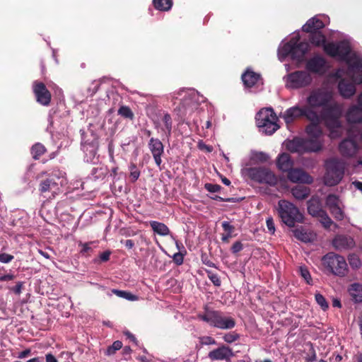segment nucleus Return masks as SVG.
<instances>
[{
	"instance_id": "393cba45",
	"label": "nucleus",
	"mask_w": 362,
	"mask_h": 362,
	"mask_svg": "<svg viewBox=\"0 0 362 362\" xmlns=\"http://www.w3.org/2000/svg\"><path fill=\"white\" fill-rule=\"evenodd\" d=\"M322 146L323 144L321 139H303V153L308 152H317L322 149Z\"/></svg>"
},
{
	"instance_id": "338daca9",
	"label": "nucleus",
	"mask_w": 362,
	"mask_h": 362,
	"mask_svg": "<svg viewBox=\"0 0 362 362\" xmlns=\"http://www.w3.org/2000/svg\"><path fill=\"white\" fill-rule=\"evenodd\" d=\"M46 362H58L57 359L52 354L45 355Z\"/></svg>"
},
{
	"instance_id": "a18cd8bd",
	"label": "nucleus",
	"mask_w": 362,
	"mask_h": 362,
	"mask_svg": "<svg viewBox=\"0 0 362 362\" xmlns=\"http://www.w3.org/2000/svg\"><path fill=\"white\" fill-rule=\"evenodd\" d=\"M299 272L308 284H312L313 280L307 267L300 266L299 267Z\"/></svg>"
},
{
	"instance_id": "6ab92c4d",
	"label": "nucleus",
	"mask_w": 362,
	"mask_h": 362,
	"mask_svg": "<svg viewBox=\"0 0 362 362\" xmlns=\"http://www.w3.org/2000/svg\"><path fill=\"white\" fill-rule=\"evenodd\" d=\"M325 64L326 62L323 57L316 56L307 62L305 68L310 72L322 74L325 71Z\"/></svg>"
},
{
	"instance_id": "c03bdc74",
	"label": "nucleus",
	"mask_w": 362,
	"mask_h": 362,
	"mask_svg": "<svg viewBox=\"0 0 362 362\" xmlns=\"http://www.w3.org/2000/svg\"><path fill=\"white\" fill-rule=\"evenodd\" d=\"M129 170L130 171V178L132 181L134 182L136 181L140 176V171L138 170L136 165L134 163H131L129 166Z\"/></svg>"
},
{
	"instance_id": "680f3d73",
	"label": "nucleus",
	"mask_w": 362,
	"mask_h": 362,
	"mask_svg": "<svg viewBox=\"0 0 362 362\" xmlns=\"http://www.w3.org/2000/svg\"><path fill=\"white\" fill-rule=\"evenodd\" d=\"M23 283L19 281L16 284V286L11 288V289L17 295L21 294L22 291Z\"/></svg>"
},
{
	"instance_id": "bb28decb",
	"label": "nucleus",
	"mask_w": 362,
	"mask_h": 362,
	"mask_svg": "<svg viewBox=\"0 0 362 362\" xmlns=\"http://www.w3.org/2000/svg\"><path fill=\"white\" fill-rule=\"evenodd\" d=\"M58 186L59 184L56 182L55 178L54 177H50L40 182L39 190L42 193L51 191L56 192L57 191L59 190Z\"/></svg>"
},
{
	"instance_id": "f704fd0d",
	"label": "nucleus",
	"mask_w": 362,
	"mask_h": 362,
	"mask_svg": "<svg viewBox=\"0 0 362 362\" xmlns=\"http://www.w3.org/2000/svg\"><path fill=\"white\" fill-rule=\"evenodd\" d=\"M221 225L223 229L226 232V233L222 234L221 240L223 243H228L229 239L232 237V233L235 230V227L228 221H223Z\"/></svg>"
},
{
	"instance_id": "6e6552de",
	"label": "nucleus",
	"mask_w": 362,
	"mask_h": 362,
	"mask_svg": "<svg viewBox=\"0 0 362 362\" xmlns=\"http://www.w3.org/2000/svg\"><path fill=\"white\" fill-rule=\"evenodd\" d=\"M277 120V117L272 108L262 109L256 115L258 127L269 135L272 134L279 128L276 123Z\"/></svg>"
},
{
	"instance_id": "c756f323",
	"label": "nucleus",
	"mask_w": 362,
	"mask_h": 362,
	"mask_svg": "<svg viewBox=\"0 0 362 362\" xmlns=\"http://www.w3.org/2000/svg\"><path fill=\"white\" fill-rule=\"evenodd\" d=\"M286 148L292 153H303V139L295 138L286 143Z\"/></svg>"
},
{
	"instance_id": "e2e57ef3",
	"label": "nucleus",
	"mask_w": 362,
	"mask_h": 362,
	"mask_svg": "<svg viewBox=\"0 0 362 362\" xmlns=\"http://www.w3.org/2000/svg\"><path fill=\"white\" fill-rule=\"evenodd\" d=\"M256 158L262 162H264L268 160L269 156L267 154H266L263 152H259L256 154Z\"/></svg>"
},
{
	"instance_id": "473e14b6",
	"label": "nucleus",
	"mask_w": 362,
	"mask_h": 362,
	"mask_svg": "<svg viewBox=\"0 0 362 362\" xmlns=\"http://www.w3.org/2000/svg\"><path fill=\"white\" fill-rule=\"evenodd\" d=\"M349 293L353 300L356 303L362 302V285L354 283L349 288Z\"/></svg>"
},
{
	"instance_id": "de8ad7c7",
	"label": "nucleus",
	"mask_w": 362,
	"mask_h": 362,
	"mask_svg": "<svg viewBox=\"0 0 362 362\" xmlns=\"http://www.w3.org/2000/svg\"><path fill=\"white\" fill-rule=\"evenodd\" d=\"M122 346V343L120 341H115L112 345L109 346L106 351L107 355H112L116 351L119 350Z\"/></svg>"
},
{
	"instance_id": "49530a36",
	"label": "nucleus",
	"mask_w": 362,
	"mask_h": 362,
	"mask_svg": "<svg viewBox=\"0 0 362 362\" xmlns=\"http://www.w3.org/2000/svg\"><path fill=\"white\" fill-rule=\"evenodd\" d=\"M348 259L349 264L354 269L358 268L361 264L359 257L355 254L350 255Z\"/></svg>"
},
{
	"instance_id": "4468645a",
	"label": "nucleus",
	"mask_w": 362,
	"mask_h": 362,
	"mask_svg": "<svg viewBox=\"0 0 362 362\" xmlns=\"http://www.w3.org/2000/svg\"><path fill=\"white\" fill-rule=\"evenodd\" d=\"M33 89L37 102L43 106H48L51 102V93L45 85L35 81L33 82Z\"/></svg>"
},
{
	"instance_id": "f257e3e1",
	"label": "nucleus",
	"mask_w": 362,
	"mask_h": 362,
	"mask_svg": "<svg viewBox=\"0 0 362 362\" xmlns=\"http://www.w3.org/2000/svg\"><path fill=\"white\" fill-rule=\"evenodd\" d=\"M307 107L315 110L321 109L319 114L322 117L325 125L329 129V136L337 138L341 132L340 117L342 115V105L334 99V93L325 88L313 89L306 99Z\"/></svg>"
},
{
	"instance_id": "3c124183",
	"label": "nucleus",
	"mask_w": 362,
	"mask_h": 362,
	"mask_svg": "<svg viewBox=\"0 0 362 362\" xmlns=\"http://www.w3.org/2000/svg\"><path fill=\"white\" fill-rule=\"evenodd\" d=\"M184 253L181 251L179 252L175 253L173 256V262L177 265H181L183 263L184 261Z\"/></svg>"
},
{
	"instance_id": "ddd939ff",
	"label": "nucleus",
	"mask_w": 362,
	"mask_h": 362,
	"mask_svg": "<svg viewBox=\"0 0 362 362\" xmlns=\"http://www.w3.org/2000/svg\"><path fill=\"white\" fill-rule=\"evenodd\" d=\"M325 204L335 219L338 221L344 219L345 216L344 205L337 195L334 194H328L325 199Z\"/></svg>"
},
{
	"instance_id": "09e8293b",
	"label": "nucleus",
	"mask_w": 362,
	"mask_h": 362,
	"mask_svg": "<svg viewBox=\"0 0 362 362\" xmlns=\"http://www.w3.org/2000/svg\"><path fill=\"white\" fill-rule=\"evenodd\" d=\"M239 337H240V336L238 334L235 333V332H230V333L226 334L223 337V339L226 342L231 344V343L237 341L239 339Z\"/></svg>"
},
{
	"instance_id": "bf43d9fd",
	"label": "nucleus",
	"mask_w": 362,
	"mask_h": 362,
	"mask_svg": "<svg viewBox=\"0 0 362 362\" xmlns=\"http://www.w3.org/2000/svg\"><path fill=\"white\" fill-rule=\"evenodd\" d=\"M243 248V245L240 241H236L233 243V245L231 247V251L233 253H238L240 251H241Z\"/></svg>"
},
{
	"instance_id": "69168bd1",
	"label": "nucleus",
	"mask_w": 362,
	"mask_h": 362,
	"mask_svg": "<svg viewBox=\"0 0 362 362\" xmlns=\"http://www.w3.org/2000/svg\"><path fill=\"white\" fill-rule=\"evenodd\" d=\"M14 279V275L8 274L0 276V281H8Z\"/></svg>"
},
{
	"instance_id": "4d7b16f0",
	"label": "nucleus",
	"mask_w": 362,
	"mask_h": 362,
	"mask_svg": "<svg viewBox=\"0 0 362 362\" xmlns=\"http://www.w3.org/2000/svg\"><path fill=\"white\" fill-rule=\"evenodd\" d=\"M90 148V160L87 159V161H93V159L94 158L95 156V148H93V146H88V145H83V151L85 152H87L88 151V148Z\"/></svg>"
},
{
	"instance_id": "72a5a7b5",
	"label": "nucleus",
	"mask_w": 362,
	"mask_h": 362,
	"mask_svg": "<svg viewBox=\"0 0 362 362\" xmlns=\"http://www.w3.org/2000/svg\"><path fill=\"white\" fill-rule=\"evenodd\" d=\"M310 33L311 34L310 38L311 43L317 47L322 46L325 49V45H327L325 43L326 39L325 36L321 33V31Z\"/></svg>"
},
{
	"instance_id": "c85d7f7f",
	"label": "nucleus",
	"mask_w": 362,
	"mask_h": 362,
	"mask_svg": "<svg viewBox=\"0 0 362 362\" xmlns=\"http://www.w3.org/2000/svg\"><path fill=\"white\" fill-rule=\"evenodd\" d=\"M325 24L322 21L316 17L309 19L303 26L302 29L305 32H317L323 28Z\"/></svg>"
},
{
	"instance_id": "37998d69",
	"label": "nucleus",
	"mask_w": 362,
	"mask_h": 362,
	"mask_svg": "<svg viewBox=\"0 0 362 362\" xmlns=\"http://www.w3.org/2000/svg\"><path fill=\"white\" fill-rule=\"evenodd\" d=\"M315 298L317 303L321 307L323 310H326L329 308V304L325 298L320 293L315 294Z\"/></svg>"
},
{
	"instance_id": "dca6fc26",
	"label": "nucleus",
	"mask_w": 362,
	"mask_h": 362,
	"mask_svg": "<svg viewBox=\"0 0 362 362\" xmlns=\"http://www.w3.org/2000/svg\"><path fill=\"white\" fill-rule=\"evenodd\" d=\"M148 146L156 165L160 168L162 163L161 156L164 153L163 143L158 139L152 137L150 139Z\"/></svg>"
},
{
	"instance_id": "20e7f679",
	"label": "nucleus",
	"mask_w": 362,
	"mask_h": 362,
	"mask_svg": "<svg viewBox=\"0 0 362 362\" xmlns=\"http://www.w3.org/2000/svg\"><path fill=\"white\" fill-rule=\"evenodd\" d=\"M198 318L210 326L221 329H230L236 325L234 318L224 315L219 310H206L204 313L199 314Z\"/></svg>"
},
{
	"instance_id": "603ef678",
	"label": "nucleus",
	"mask_w": 362,
	"mask_h": 362,
	"mask_svg": "<svg viewBox=\"0 0 362 362\" xmlns=\"http://www.w3.org/2000/svg\"><path fill=\"white\" fill-rule=\"evenodd\" d=\"M204 188L209 192H218L221 187L219 185L216 184H211V183H206L204 185Z\"/></svg>"
},
{
	"instance_id": "0e129e2a",
	"label": "nucleus",
	"mask_w": 362,
	"mask_h": 362,
	"mask_svg": "<svg viewBox=\"0 0 362 362\" xmlns=\"http://www.w3.org/2000/svg\"><path fill=\"white\" fill-rule=\"evenodd\" d=\"M111 252L110 251H105L100 254V259L102 262H107L109 260Z\"/></svg>"
},
{
	"instance_id": "1a4fd4ad",
	"label": "nucleus",
	"mask_w": 362,
	"mask_h": 362,
	"mask_svg": "<svg viewBox=\"0 0 362 362\" xmlns=\"http://www.w3.org/2000/svg\"><path fill=\"white\" fill-rule=\"evenodd\" d=\"M324 266L333 274L344 276L348 273V265L344 257L329 252L322 257Z\"/></svg>"
},
{
	"instance_id": "0eeeda50",
	"label": "nucleus",
	"mask_w": 362,
	"mask_h": 362,
	"mask_svg": "<svg viewBox=\"0 0 362 362\" xmlns=\"http://www.w3.org/2000/svg\"><path fill=\"white\" fill-rule=\"evenodd\" d=\"M244 177L249 178L259 183L274 186L277 183L274 174L266 168H245L241 171Z\"/></svg>"
},
{
	"instance_id": "58836bf2",
	"label": "nucleus",
	"mask_w": 362,
	"mask_h": 362,
	"mask_svg": "<svg viewBox=\"0 0 362 362\" xmlns=\"http://www.w3.org/2000/svg\"><path fill=\"white\" fill-rule=\"evenodd\" d=\"M46 151L45 147L40 143H37L31 148V154L35 160H37Z\"/></svg>"
},
{
	"instance_id": "9d476101",
	"label": "nucleus",
	"mask_w": 362,
	"mask_h": 362,
	"mask_svg": "<svg viewBox=\"0 0 362 362\" xmlns=\"http://www.w3.org/2000/svg\"><path fill=\"white\" fill-rule=\"evenodd\" d=\"M303 116L310 121H318V113L315 110L307 107L293 106L287 109L281 115L287 124Z\"/></svg>"
},
{
	"instance_id": "f03ea898",
	"label": "nucleus",
	"mask_w": 362,
	"mask_h": 362,
	"mask_svg": "<svg viewBox=\"0 0 362 362\" xmlns=\"http://www.w3.org/2000/svg\"><path fill=\"white\" fill-rule=\"evenodd\" d=\"M325 52L332 57H338L345 61L348 64L349 76L355 82L362 83V57L356 53L349 55L351 47L347 41L327 43L325 45Z\"/></svg>"
},
{
	"instance_id": "e433bc0d",
	"label": "nucleus",
	"mask_w": 362,
	"mask_h": 362,
	"mask_svg": "<svg viewBox=\"0 0 362 362\" xmlns=\"http://www.w3.org/2000/svg\"><path fill=\"white\" fill-rule=\"evenodd\" d=\"M162 121L164 124V127H162L161 130L167 137H169L171 134L173 127L170 115L168 113H165Z\"/></svg>"
},
{
	"instance_id": "a878e982",
	"label": "nucleus",
	"mask_w": 362,
	"mask_h": 362,
	"mask_svg": "<svg viewBox=\"0 0 362 362\" xmlns=\"http://www.w3.org/2000/svg\"><path fill=\"white\" fill-rule=\"evenodd\" d=\"M276 165L279 170L288 173L292 168L293 162L289 154L283 153L278 156Z\"/></svg>"
},
{
	"instance_id": "6e6d98bb",
	"label": "nucleus",
	"mask_w": 362,
	"mask_h": 362,
	"mask_svg": "<svg viewBox=\"0 0 362 362\" xmlns=\"http://www.w3.org/2000/svg\"><path fill=\"white\" fill-rule=\"evenodd\" d=\"M13 259V256L5 252H0V262L8 263Z\"/></svg>"
},
{
	"instance_id": "8fccbe9b",
	"label": "nucleus",
	"mask_w": 362,
	"mask_h": 362,
	"mask_svg": "<svg viewBox=\"0 0 362 362\" xmlns=\"http://www.w3.org/2000/svg\"><path fill=\"white\" fill-rule=\"evenodd\" d=\"M93 243V242H89V243H83L82 242H79L78 245L80 247H81V250L80 252L82 255H84L85 253L92 251L90 245H92Z\"/></svg>"
},
{
	"instance_id": "a19ab883",
	"label": "nucleus",
	"mask_w": 362,
	"mask_h": 362,
	"mask_svg": "<svg viewBox=\"0 0 362 362\" xmlns=\"http://www.w3.org/2000/svg\"><path fill=\"white\" fill-rule=\"evenodd\" d=\"M112 292L119 298H122L129 300H136L138 299L137 296L132 294L129 292L125 291H121L117 289H112Z\"/></svg>"
},
{
	"instance_id": "ea45409f",
	"label": "nucleus",
	"mask_w": 362,
	"mask_h": 362,
	"mask_svg": "<svg viewBox=\"0 0 362 362\" xmlns=\"http://www.w3.org/2000/svg\"><path fill=\"white\" fill-rule=\"evenodd\" d=\"M316 218H317L319 219L321 224L325 228H329L331 227V226L333 224L332 220L328 216V214L325 210L322 213H321L320 215L317 216Z\"/></svg>"
},
{
	"instance_id": "39448f33",
	"label": "nucleus",
	"mask_w": 362,
	"mask_h": 362,
	"mask_svg": "<svg viewBox=\"0 0 362 362\" xmlns=\"http://www.w3.org/2000/svg\"><path fill=\"white\" fill-rule=\"evenodd\" d=\"M326 173L323 177L325 185L332 187L338 185L342 180L345 163L337 158H330L325 162Z\"/></svg>"
},
{
	"instance_id": "052dcab7",
	"label": "nucleus",
	"mask_w": 362,
	"mask_h": 362,
	"mask_svg": "<svg viewBox=\"0 0 362 362\" xmlns=\"http://www.w3.org/2000/svg\"><path fill=\"white\" fill-rule=\"evenodd\" d=\"M310 351H311V355L309 357L306 358V361L308 362H313V361H316L317 356H316L315 351L312 344H310Z\"/></svg>"
},
{
	"instance_id": "9b49d317",
	"label": "nucleus",
	"mask_w": 362,
	"mask_h": 362,
	"mask_svg": "<svg viewBox=\"0 0 362 362\" xmlns=\"http://www.w3.org/2000/svg\"><path fill=\"white\" fill-rule=\"evenodd\" d=\"M284 81L286 87L297 89L308 86L312 81V78L307 71H296L285 76Z\"/></svg>"
},
{
	"instance_id": "79ce46f5",
	"label": "nucleus",
	"mask_w": 362,
	"mask_h": 362,
	"mask_svg": "<svg viewBox=\"0 0 362 362\" xmlns=\"http://www.w3.org/2000/svg\"><path fill=\"white\" fill-rule=\"evenodd\" d=\"M118 115L120 116L132 119L134 118V113L128 106H121L118 110Z\"/></svg>"
},
{
	"instance_id": "5701e85b",
	"label": "nucleus",
	"mask_w": 362,
	"mask_h": 362,
	"mask_svg": "<svg viewBox=\"0 0 362 362\" xmlns=\"http://www.w3.org/2000/svg\"><path fill=\"white\" fill-rule=\"evenodd\" d=\"M346 118L349 123L362 122V107L358 105L351 106L346 113Z\"/></svg>"
},
{
	"instance_id": "7c9ffc66",
	"label": "nucleus",
	"mask_w": 362,
	"mask_h": 362,
	"mask_svg": "<svg viewBox=\"0 0 362 362\" xmlns=\"http://www.w3.org/2000/svg\"><path fill=\"white\" fill-rule=\"evenodd\" d=\"M293 196L299 200L305 199L310 193V189L308 187L298 185L291 189Z\"/></svg>"
},
{
	"instance_id": "864d4df0",
	"label": "nucleus",
	"mask_w": 362,
	"mask_h": 362,
	"mask_svg": "<svg viewBox=\"0 0 362 362\" xmlns=\"http://www.w3.org/2000/svg\"><path fill=\"white\" fill-rule=\"evenodd\" d=\"M266 224H267V228L268 229V231L271 234H274V233H275V226H274V220H273V218L272 217H268L267 218Z\"/></svg>"
},
{
	"instance_id": "5fc2aeb1",
	"label": "nucleus",
	"mask_w": 362,
	"mask_h": 362,
	"mask_svg": "<svg viewBox=\"0 0 362 362\" xmlns=\"http://www.w3.org/2000/svg\"><path fill=\"white\" fill-rule=\"evenodd\" d=\"M208 276H209V279L211 281V282L214 284V286H221V281L219 276L217 274H213V273H209Z\"/></svg>"
},
{
	"instance_id": "4be33fe9",
	"label": "nucleus",
	"mask_w": 362,
	"mask_h": 362,
	"mask_svg": "<svg viewBox=\"0 0 362 362\" xmlns=\"http://www.w3.org/2000/svg\"><path fill=\"white\" fill-rule=\"evenodd\" d=\"M358 150L356 142L351 139H344L339 145V151L344 156H354Z\"/></svg>"
},
{
	"instance_id": "c9c22d12",
	"label": "nucleus",
	"mask_w": 362,
	"mask_h": 362,
	"mask_svg": "<svg viewBox=\"0 0 362 362\" xmlns=\"http://www.w3.org/2000/svg\"><path fill=\"white\" fill-rule=\"evenodd\" d=\"M292 232L297 239L303 242L308 243L311 240L310 233H308L303 227L295 228Z\"/></svg>"
},
{
	"instance_id": "aec40b11",
	"label": "nucleus",
	"mask_w": 362,
	"mask_h": 362,
	"mask_svg": "<svg viewBox=\"0 0 362 362\" xmlns=\"http://www.w3.org/2000/svg\"><path fill=\"white\" fill-rule=\"evenodd\" d=\"M308 214L313 217H317L325 210L322 208L321 199L318 196H313L307 202Z\"/></svg>"
},
{
	"instance_id": "412c9836",
	"label": "nucleus",
	"mask_w": 362,
	"mask_h": 362,
	"mask_svg": "<svg viewBox=\"0 0 362 362\" xmlns=\"http://www.w3.org/2000/svg\"><path fill=\"white\" fill-rule=\"evenodd\" d=\"M242 80L246 88H251L255 85L263 84L259 74L247 69L243 75Z\"/></svg>"
},
{
	"instance_id": "a211bd4d",
	"label": "nucleus",
	"mask_w": 362,
	"mask_h": 362,
	"mask_svg": "<svg viewBox=\"0 0 362 362\" xmlns=\"http://www.w3.org/2000/svg\"><path fill=\"white\" fill-rule=\"evenodd\" d=\"M346 74L352 80L353 82H348L345 79H341L339 82L338 89L343 98H350L356 93L355 83H356V82H355L354 80L349 76L348 71H346ZM357 84L358 83H357Z\"/></svg>"
},
{
	"instance_id": "cd10ccee",
	"label": "nucleus",
	"mask_w": 362,
	"mask_h": 362,
	"mask_svg": "<svg viewBox=\"0 0 362 362\" xmlns=\"http://www.w3.org/2000/svg\"><path fill=\"white\" fill-rule=\"evenodd\" d=\"M318 121L317 122H313L310 121L311 124H309L306 128V132L309 136H310V138H315V139H321V136L322 135V132L319 127V124L321 121H323L322 117L318 115Z\"/></svg>"
},
{
	"instance_id": "b1692460",
	"label": "nucleus",
	"mask_w": 362,
	"mask_h": 362,
	"mask_svg": "<svg viewBox=\"0 0 362 362\" xmlns=\"http://www.w3.org/2000/svg\"><path fill=\"white\" fill-rule=\"evenodd\" d=\"M333 246L338 250H346L354 246V239L349 236L337 235L332 241Z\"/></svg>"
},
{
	"instance_id": "774afa93",
	"label": "nucleus",
	"mask_w": 362,
	"mask_h": 362,
	"mask_svg": "<svg viewBox=\"0 0 362 362\" xmlns=\"http://www.w3.org/2000/svg\"><path fill=\"white\" fill-rule=\"evenodd\" d=\"M30 353V349H25L23 351H21L19 355H18V358H25L27 356H28Z\"/></svg>"
},
{
	"instance_id": "4c0bfd02",
	"label": "nucleus",
	"mask_w": 362,
	"mask_h": 362,
	"mask_svg": "<svg viewBox=\"0 0 362 362\" xmlns=\"http://www.w3.org/2000/svg\"><path fill=\"white\" fill-rule=\"evenodd\" d=\"M155 8L159 11H169L173 6V0H153Z\"/></svg>"
},
{
	"instance_id": "f8f14e48",
	"label": "nucleus",
	"mask_w": 362,
	"mask_h": 362,
	"mask_svg": "<svg viewBox=\"0 0 362 362\" xmlns=\"http://www.w3.org/2000/svg\"><path fill=\"white\" fill-rule=\"evenodd\" d=\"M204 99L199 100V94L194 90H190L185 95L180 105L176 110L180 112L181 116L190 113L197 107L199 103Z\"/></svg>"
},
{
	"instance_id": "f3484780",
	"label": "nucleus",
	"mask_w": 362,
	"mask_h": 362,
	"mask_svg": "<svg viewBox=\"0 0 362 362\" xmlns=\"http://www.w3.org/2000/svg\"><path fill=\"white\" fill-rule=\"evenodd\" d=\"M234 356L230 348L226 346H221L211 351L208 354L209 358L212 361H230Z\"/></svg>"
},
{
	"instance_id": "2f4dec72",
	"label": "nucleus",
	"mask_w": 362,
	"mask_h": 362,
	"mask_svg": "<svg viewBox=\"0 0 362 362\" xmlns=\"http://www.w3.org/2000/svg\"><path fill=\"white\" fill-rule=\"evenodd\" d=\"M150 226L154 233L161 236H166L170 234V229L163 223L152 221H150Z\"/></svg>"
},
{
	"instance_id": "13d9d810",
	"label": "nucleus",
	"mask_w": 362,
	"mask_h": 362,
	"mask_svg": "<svg viewBox=\"0 0 362 362\" xmlns=\"http://www.w3.org/2000/svg\"><path fill=\"white\" fill-rule=\"evenodd\" d=\"M200 341L202 344L210 345L216 344V341L211 337H203L200 339Z\"/></svg>"
},
{
	"instance_id": "7ed1b4c3",
	"label": "nucleus",
	"mask_w": 362,
	"mask_h": 362,
	"mask_svg": "<svg viewBox=\"0 0 362 362\" xmlns=\"http://www.w3.org/2000/svg\"><path fill=\"white\" fill-rule=\"evenodd\" d=\"M299 34L293 35L288 42L280 46L278 49V57L283 62L288 56L292 59L300 62L303 60L305 54L308 52L309 44L307 42H299Z\"/></svg>"
},
{
	"instance_id": "423d86ee",
	"label": "nucleus",
	"mask_w": 362,
	"mask_h": 362,
	"mask_svg": "<svg viewBox=\"0 0 362 362\" xmlns=\"http://www.w3.org/2000/svg\"><path fill=\"white\" fill-rule=\"evenodd\" d=\"M278 212L281 221L288 227H293L296 222L301 223L303 216L292 203L282 199L278 202Z\"/></svg>"
},
{
	"instance_id": "2eb2a0df",
	"label": "nucleus",
	"mask_w": 362,
	"mask_h": 362,
	"mask_svg": "<svg viewBox=\"0 0 362 362\" xmlns=\"http://www.w3.org/2000/svg\"><path fill=\"white\" fill-rule=\"evenodd\" d=\"M288 179L293 183L311 184L313 178L301 168H291L287 174Z\"/></svg>"
}]
</instances>
